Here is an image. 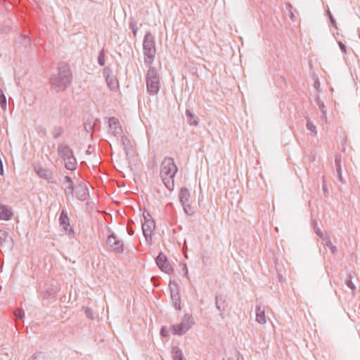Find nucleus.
I'll return each mask as SVG.
<instances>
[{
	"label": "nucleus",
	"mask_w": 360,
	"mask_h": 360,
	"mask_svg": "<svg viewBox=\"0 0 360 360\" xmlns=\"http://www.w3.org/2000/svg\"><path fill=\"white\" fill-rule=\"evenodd\" d=\"M177 167L172 158H165L160 165V177L169 191L174 188V178L177 172Z\"/></svg>",
	"instance_id": "f257e3e1"
},
{
	"label": "nucleus",
	"mask_w": 360,
	"mask_h": 360,
	"mask_svg": "<svg viewBox=\"0 0 360 360\" xmlns=\"http://www.w3.org/2000/svg\"><path fill=\"white\" fill-rule=\"evenodd\" d=\"M71 82V72L69 67L65 64H60L58 67V73L50 78L51 85L57 91H64Z\"/></svg>",
	"instance_id": "f03ea898"
},
{
	"label": "nucleus",
	"mask_w": 360,
	"mask_h": 360,
	"mask_svg": "<svg viewBox=\"0 0 360 360\" xmlns=\"http://www.w3.org/2000/svg\"><path fill=\"white\" fill-rule=\"evenodd\" d=\"M143 61L146 66H150L154 62L156 54L155 37L148 31L146 33L143 41Z\"/></svg>",
	"instance_id": "7ed1b4c3"
},
{
	"label": "nucleus",
	"mask_w": 360,
	"mask_h": 360,
	"mask_svg": "<svg viewBox=\"0 0 360 360\" xmlns=\"http://www.w3.org/2000/svg\"><path fill=\"white\" fill-rule=\"evenodd\" d=\"M58 156L63 160L66 169L74 171L77 169V162L73 150L65 143H59L57 146Z\"/></svg>",
	"instance_id": "20e7f679"
},
{
	"label": "nucleus",
	"mask_w": 360,
	"mask_h": 360,
	"mask_svg": "<svg viewBox=\"0 0 360 360\" xmlns=\"http://www.w3.org/2000/svg\"><path fill=\"white\" fill-rule=\"evenodd\" d=\"M147 67L148 68L146 76L147 92L150 95H156L159 92L160 87V76L153 65Z\"/></svg>",
	"instance_id": "39448f33"
},
{
	"label": "nucleus",
	"mask_w": 360,
	"mask_h": 360,
	"mask_svg": "<svg viewBox=\"0 0 360 360\" xmlns=\"http://www.w3.org/2000/svg\"><path fill=\"white\" fill-rule=\"evenodd\" d=\"M194 324L193 319L191 316L185 314L179 324H174L171 326L173 335H181L185 334Z\"/></svg>",
	"instance_id": "423d86ee"
},
{
	"label": "nucleus",
	"mask_w": 360,
	"mask_h": 360,
	"mask_svg": "<svg viewBox=\"0 0 360 360\" xmlns=\"http://www.w3.org/2000/svg\"><path fill=\"white\" fill-rule=\"evenodd\" d=\"M106 245L110 250L117 253H122L124 252L123 241L114 233H112L107 238Z\"/></svg>",
	"instance_id": "0eeeda50"
},
{
	"label": "nucleus",
	"mask_w": 360,
	"mask_h": 360,
	"mask_svg": "<svg viewBox=\"0 0 360 360\" xmlns=\"http://www.w3.org/2000/svg\"><path fill=\"white\" fill-rule=\"evenodd\" d=\"M155 223L154 220L144 216V222L142 223V231L147 243H152V233L155 229Z\"/></svg>",
	"instance_id": "6e6552de"
},
{
	"label": "nucleus",
	"mask_w": 360,
	"mask_h": 360,
	"mask_svg": "<svg viewBox=\"0 0 360 360\" xmlns=\"http://www.w3.org/2000/svg\"><path fill=\"white\" fill-rule=\"evenodd\" d=\"M60 290V285L58 281L51 279L46 281L43 292L44 299H49L53 297Z\"/></svg>",
	"instance_id": "1a4fd4ad"
},
{
	"label": "nucleus",
	"mask_w": 360,
	"mask_h": 360,
	"mask_svg": "<svg viewBox=\"0 0 360 360\" xmlns=\"http://www.w3.org/2000/svg\"><path fill=\"white\" fill-rule=\"evenodd\" d=\"M158 266L162 271L170 274L173 271L171 264L169 263L167 257L160 252L155 259Z\"/></svg>",
	"instance_id": "9d476101"
},
{
	"label": "nucleus",
	"mask_w": 360,
	"mask_h": 360,
	"mask_svg": "<svg viewBox=\"0 0 360 360\" xmlns=\"http://www.w3.org/2000/svg\"><path fill=\"white\" fill-rule=\"evenodd\" d=\"M169 289L174 307L177 310H181V297L179 295L178 285L175 283H170Z\"/></svg>",
	"instance_id": "9b49d317"
},
{
	"label": "nucleus",
	"mask_w": 360,
	"mask_h": 360,
	"mask_svg": "<svg viewBox=\"0 0 360 360\" xmlns=\"http://www.w3.org/2000/svg\"><path fill=\"white\" fill-rule=\"evenodd\" d=\"M103 75L110 89L112 91H116L119 86L118 81L112 75V70L109 68H105L103 70Z\"/></svg>",
	"instance_id": "f8f14e48"
},
{
	"label": "nucleus",
	"mask_w": 360,
	"mask_h": 360,
	"mask_svg": "<svg viewBox=\"0 0 360 360\" xmlns=\"http://www.w3.org/2000/svg\"><path fill=\"white\" fill-rule=\"evenodd\" d=\"M34 171L39 177L47 180L51 184H56V181L53 178V172L51 169L42 167L41 166H37L34 167Z\"/></svg>",
	"instance_id": "ddd939ff"
},
{
	"label": "nucleus",
	"mask_w": 360,
	"mask_h": 360,
	"mask_svg": "<svg viewBox=\"0 0 360 360\" xmlns=\"http://www.w3.org/2000/svg\"><path fill=\"white\" fill-rule=\"evenodd\" d=\"M60 226L66 231L69 236H72L74 231L70 227V219L65 210H63L59 217Z\"/></svg>",
	"instance_id": "4468645a"
},
{
	"label": "nucleus",
	"mask_w": 360,
	"mask_h": 360,
	"mask_svg": "<svg viewBox=\"0 0 360 360\" xmlns=\"http://www.w3.org/2000/svg\"><path fill=\"white\" fill-rule=\"evenodd\" d=\"M108 125L110 133L115 137L120 136L122 133V127L117 118L112 117L109 118Z\"/></svg>",
	"instance_id": "2eb2a0df"
},
{
	"label": "nucleus",
	"mask_w": 360,
	"mask_h": 360,
	"mask_svg": "<svg viewBox=\"0 0 360 360\" xmlns=\"http://www.w3.org/2000/svg\"><path fill=\"white\" fill-rule=\"evenodd\" d=\"M61 186L65 192L66 197L73 196L74 184L72 179L69 176H65Z\"/></svg>",
	"instance_id": "dca6fc26"
},
{
	"label": "nucleus",
	"mask_w": 360,
	"mask_h": 360,
	"mask_svg": "<svg viewBox=\"0 0 360 360\" xmlns=\"http://www.w3.org/2000/svg\"><path fill=\"white\" fill-rule=\"evenodd\" d=\"M13 215L11 207L6 205H0V220L8 221L12 219Z\"/></svg>",
	"instance_id": "f3484780"
},
{
	"label": "nucleus",
	"mask_w": 360,
	"mask_h": 360,
	"mask_svg": "<svg viewBox=\"0 0 360 360\" xmlns=\"http://www.w3.org/2000/svg\"><path fill=\"white\" fill-rule=\"evenodd\" d=\"M31 42V39L27 34H20L15 38V43L19 48H26Z\"/></svg>",
	"instance_id": "a211bd4d"
},
{
	"label": "nucleus",
	"mask_w": 360,
	"mask_h": 360,
	"mask_svg": "<svg viewBox=\"0 0 360 360\" xmlns=\"http://www.w3.org/2000/svg\"><path fill=\"white\" fill-rule=\"evenodd\" d=\"M75 195L81 201L86 200L89 197L88 188L84 185H79L76 188Z\"/></svg>",
	"instance_id": "6ab92c4d"
},
{
	"label": "nucleus",
	"mask_w": 360,
	"mask_h": 360,
	"mask_svg": "<svg viewBox=\"0 0 360 360\" xmlns=\"http://www.w3.org/2000/svg\"><path fill=\"white\" fill-rule=\"evenodd\" d=\"M256 321L262 325L266 323L264 309L262 306L256 307Z\"/></svg>",
	"instance_id": "aec40b11"
},
{
	"label": "nucleus",
	"mask_w": 360,
	"mask_h": 360,
	"mask_svg": "<svg viewBox=\"0 0 360 360\" xmlns=\"http://www.w3.org/2000/svg\"><path fill=\"white\" fill-rule=\"evenodd\" d=\"M179 200L181 205L189 202L190 192L186 188H182L179 193Z\"/></svg>",
	"instance_id": "412c9836"
},
{
	"label": "nucleus",
	"mask_w": 360,
	"mask_h": 360,
	"mask_svg": "<svg viewBox=\"0 0 360 360\" xmlns=\"http://www.w3.org/2000/svg\"><path fill=\"white\" fill-rule=\"evenodd\" d=\"M215 304L217 309L222 312L225 311L226 309V304H225V300L224 299L223 296L221 295H217L215 296Z\"/></svg>",
	"instance_id": "4be33fe9"
},
{
	"label": "nucleus",
	"mask_w": 360,
	"mask_h": 360,
	"mask_svg": "<svg viewBox=\"0 0 360 360\" xmlns=\"http://www.w3.org/2000/svg\"><path fill=\"white\" fill-rule=\"evenodd\" d=\"M172 354L173 360H185L182 351L176 346L172 347Z\"/></svg>",
	"instance_id": "5701e85b"
},
{
	"label": "nucleus",
	"mask_w": 360,
	"mask_h": 360,
	"mask_svg": "<svg viewBox=\"0 0 360 360\" xmlns=\"http://www.w3.org/2000/svg\"><path fill=\"white\" fill-rule=\"evenodd\" d=\"M185 115L187 119V122L191 125L197 126L198 122L195 115L188 109H186Z\"/></svg>",
	"instance_id": "b1692460"
},
{
	"label": "nucleus",
	"mask_w": 360,
	"mask_h": 360,
	"mask_svg": "<svg viewBox=\"0 0 360 360\" xmlns=\"http://www.w3.org/2000/svg\"><path fill=\"white\" fill-rule=\"evenodd\" d=\"M306 127H307V130L310 131L312 136H315L317 134L316 127L308 118H307Z\"/></svg>",
	"instance_id": "393cba45"
},
{
	"label": "nucleus",
	"mask_w": 360,
	"mask_h": 360,
	"mask_svg": "<svg viewBox=\"0 0 360 360\" xmlns=\"http://www.w3.org/2000/svg\"><path fill=\"white\" fill-rule=\"evenodd\" d=\"M14 316L15 318L16 327L18 326L19 321H22L25 316L24 311L21 309H17L14 311Z\"/></svg>",
	"instance_id": "a878e982"
},
{
	"label": "nucleus",
	"mask_w": 360,
	"mask_h": 360,
	"mask_svg": "<svg viewBox=\"0 0 360 360\" xmlns=\"http://www.w3.org/2000/svg\"><path fill=\"white\" fill-rule=\"evenodd\" d=\"M63 133V128L60 126L54 127L51 130V134L54 139H58Z\"/></svg>",
	"instance_id": "bb28decb"
},
{
	"label": "nucleus",
	"mask_w": 360,
	"mask_h": 360,
	"mask_svg": "<svg viewBox=\"0 0 360 360\" xmlns=\"http://www.w3.org/2000/svg\"><path fill=\"white\" fill-rule=\"evenodd\" d=\"M129 21V28L131 30L134 35L136 36L138 32L137 22L133 18H130Z\"/></svg>",
	"instance_id": "cd10ccee"
},
{
	"label": "nucleus",
	"mask_w": 360,
	"mask_h": 360,
	"mask_svg": "<svg viewBox=\"0 0 360 360\" xmlns=\"http://www.w3.org/2000/svg\"><path fill=\"white\" fill-rule=\"evenodd\" d=\"M323 241L325 242L324 245L330 250L332 253L335 254L337 252V248L331 243L329 238L327 237L326 240H323Z\"/></svg>",
	"instance_id": "c85d7f7f"
},
{
	"label": "nucleus",
	"mask_w": 360,
	"mask_h": 360,
	"mask_svg": "<svg viewBox=\"0 0 360 360\" xmlns=\"http://www.w3.org/2000/svg\"><path fill=\"white\" fill-rule=\"evenodd\" d=\"M184 207V210L185 213L188 215H193L194 214V211L191 206L189 205V202L181 205Z\"/></svg>",
	"instance_id": "c756f323"
},
{
	"label": "nucleus",
	"mask_w": 360,
	"mask_h": 360,
	"mask_svg": "<svg viewBox=\"0 0 360 360\" xmlns=\"http://www.w3.org/2000/svg\"><path fill=\"white\" fill-rule=\"evenodd\" d=\"M0 105L3 110L5 111L6 110V98L2 92L0 94Z\"/></svg>",
	"instance_id": "7c9ffc66"
},
{
	"label": "nucleus",
	"mask_w": 360,
	"mask_h": 360,
	"mask_svg": "<svg viewBox=\"0 0 360 360\" xmlns=\"http://www.w3.org/2000/svg\"><path fill=\"white\" fill-rule=\"evenodd\" d=\"M98 63L101 66H103L105 65V55H104V51L102 50L98 55Z\"/></svg>",
	"instance_id": "2f4dec72"
},
{
	"label": "nucleus",
	"mask_w": 360,
	"mask_h": 360,
	"mask_svg": "<svg viewBox=\"0 0 360 360\" xmlns=\"http://www.w3.org/2000/svg\"><path fill=\"white\" fill-rule=\"evenodd\" d=\"M84 130L88 133H92L94 131V124L91 122H86L84 124Z\"/></svg>",
	"instance_id": "473e14b6"
},
{
	"label": "nucleus",
	"mask_w": 360,
	"mask_h": 360,
	"mask_svg": "<svg viewBox=\"0 0 360 360\" xmlns=\"http://www.w3.org/2000/svg\"><path fill=\"white\" fill-rule=\"evenodd\" d=\"M84 312H85V314L86 316L90 319H94V313H93V311L89 308V307H85L84 308Z\"/></svg>",
	"instance_id": "72a5a7b5"
},
{
	"label": "nucleus",
	"mask_w": 360,
	"mask_h": 360,
	"mask_svg": "<svg viewBox=\"0 0 360 360\" xmlns=\"http://www.w3.org/2000/svg\"><path fill=\"white\" fill-rule=\"evenodd\" d=\"M314 231L322 239V240H326L327 236L323 235L319 228L314 227Z\"/></svg>",
	"instance_id": "f704fd0d"
},
{
	"label": "nucleus",
	"mask_w": 360,
	"mask_h": 360,
	"mask_svg": "<svg viewBox=\"0 0 360 360\" xmlns=\"http://www.w3.org/2000/svg\"><path fill=\"white\" fill-rule=\"evenodd\" d=\"M336 172H337V177L338 179V180L342 182V183H344L345 181H343V179H342V168L341 167H338V169H336Z\"/></svg>",
	"instance_id": "c9c22d12"
},
{
	"label": "nucleus",
	"mask_w": 360,
	"mask_h": 360,
	"mask_svg": "<svg viewBox=\"0 0 360 360\" xmlns=\"http://www.w3.org/2000/svg\"><path fill=\"white\" fill-rule=\"evenodd\" d=\"M346 285L352 290L356 289L355 285L351 281V276H349V278L346 281Z\"/></svg>",
	"instance_id": "e433bc0d"
},
{
	"label": "nucleus",
	"mask_w": 360,
	"mask_h": 360,
	"mask_svg": "<svg viewBox=\"0 0 360 360\" xmlns=\"http://www.w3.org/2000/svg\"><path fill=\"white\" fill-rule=\"evenodd\" d=\"M341 157L340 155H335V167H336V169H338V167H341Z\"/></svg>",
	"instance_id": "4c0bfd02"
},
{
	"label": "nucleus",
	"mask_w": 360,
	"mask_h": 360,
	"mask_svg": "<svg viewBox=\"0 0 360 360\" xmlns=\"http://www.w3.org/2000/svg\"><path fill=\"white\" fill-rule=\"evenodd\" d=\"M7 233L4 231H0V243H2L6 239Z\"/></svg>",
	"instance_id": "58836bf2"
},
{
	"label": "nucleus",
	"mask_w": 360,
	"mask_h": 360,
	"mask_svg": "<svg viewBox=\"0 0 360 360\" xmlns=\"http://www.w3.org/2000/svg\"><path fill=\"white\" fill-rule=\"evenodd\" d=\"M160 334L162 337H168L169 332L166 327H162L160 330Z\"/></svg>",
	"instance_id": "ea45409f"
},
{
	"label": "nucleus",
	"mask_w": 360,
	"mask_h": 360,
	"mask_svg": "<svg viewBox=\"0 0 360 360\" xmlns=\"http://www.w3.org/2000/svg\"><path fill=\"white\" fill-rule=\"evenodd\" d=\"M338 45H339V47L341 49V51L344 53H346V46H345V45L342 42H341V41H338Z\"/></svg>",
	"instance_id": "a19ab883"
},
{
	"label": "nucleus",
	"mask_w": 360,
	"mask_h": 360,
	"mask_svg": "<svg viewBox=\"0 0 360 360\" xmlns=\"http://www.w3.org/2000/svg\"><path fill=\"white\" fill-rule=\"evenodd\" d=\"M330 21L332 26L335 28H337L336 22H335L334 18L333 17L332 14H330Z\"/></svg>",
	"instance_id": "79ce46f5"
},
{
	"label": "nucleus",
	"mask_w": 360,
	"mask_h": 360,
	"mask_svg": "<svg viewBox=\"0 0 360 360\" xmlns=\"http://www.w3.org/2000/svg\"><path fill=\"white\" fill-rule=\"evenodd\" d=\"M127 233L130 236H132L134 235V231L132 229V228L130 226V224L129 223L127 225Z\"/></svg>",
	"instance_id": "37998d69"
},
{
	"label": "nucleus",
	"mask_w": 360,
	"mask_h": 360,
	"mask_svg": "<svg viewBox=\"0 0 360 360\" xmlns=\"http://www.w3.org/2000/svg\"><path fill=\"white\" fill-rule=\"evenodd\" d=\"M319 109H320V111H321V114L324 113V112H326V110H325L324 104L323 103H319Z\"/></svg>",
	"instance_id": "c03bdc74"
},
{
	"label": "nucleus",
	"mask_w": 360,
	"mask_h": 360,
	"mask_svg": "<svg viewBox=\"0 0 360 360\" xmlns=\"http://www.w3.org/2000/svg\"><path fill=\"white\" fill-rule=\"evenodd\" d=\"M322 187H323V191H324L325 195H328V189H327V186H326V183H325V181H323V186H322Z\"/></svg>",
	"instance_id": "a18cd8bd"
},
{
	"label": "nucleus",
	"mask_w": 360,
	"mask_h": 360,
	"mask_svg": "<svg viewBox=\"0 0 360 360\" xmlns=\"http://www.w3.org/2000/svg\"><path fill=\"white\" fill-rule=\"evenodd\" d=\"M184 269H185V274H184V276H185L187 278H189V277H188V269H187V266H186V264H184Z\"/></svg>",
	"instance_id": "49530a36"
},
{
	"label": "nucleus",
	"mask_w": 360,
	"mask_h": 360,
	"mask_svg": "<svg viewBox=\"0 0 360 360\" xmlns=\"http://www.w3.org/2000/svg\"><path fill=\"white\" fill-rule=\"evenodd\" d=\"M321 117L322 120L326 122V120H327L326 112L322 113Z\"/></svg>",
	"instance_id": "de8ad7c7"
},
{
	"label": "nucleus",
	"mask_w": 360,
	"mask_h": 360,
	"mask_svg": "<svg viewBox=\"0 0 360 360\" xmlns=\"http://www.w3.org/2000/svg\"><path fill=\"white\" fill-rule=\"evenodd\" d=\"M122 142H123V144H124V145H125V141L129 142L128 139H127L125 136H122Z\"/></svg>",
	"instance_id": "09e8293b"
},
{
	"label": "nucleus",
	"mask_w": 360,
	"mask_h": 360,
	"mask_svg": "<svg viewBox=\"0 0 360 360\" xmlns=\"http://www.w3.org/2000/svg\"><path fill=\"white\" fill-rule=\"evenodd\" d=\"M41 132L43 133V134H44V135H45V134H46V129H41Z\"/></svg>",
	"instance_id": "8fccbe9b"
},
{
	"label": "nucleus",
	"mask_w": 360,
	"mask_h": 360,
	"mask_svg": "<svg viewBox=\"0 0 360 360\" xmlns=\"http://www.w3.org/2000/svg\"><path fill=\"white\" fill-rule=\"evenodd\" d=\"M327 13H328V15L330 17V14H331V13L330 12V11H327Z\"/></svg>",
	"instance_id": "3c124183"
},
{
	"label": "nucleus",
	"mask_w": 360,
	"mask_h": 360,
	"mask_svg": "<svg viewBox=\"0 0 360 360\" xmlns=\"http://www.w3.org/2000/svg\"><path fill=\"white\" fill-rule=\"evenodd\" d=\"M220 316H221V317L222 319H224V316H223V314H220Z\"/></svg>",
	"instance_id": "603ef678"
},
{
	"label": "nucleus",
	"mask_w": 360,
	"mask_h": 360,
	"mask_svg": "<svg viewBox=\"0 0 360 360\" xmlns=\"http://www.w3.org/2000/svg\"><path fill=\"white\" fill-rule=\"evenodd\" d=\"M227 360H234L233 358H229Z\"/></svg>",
	"instance_id": "864d4df0"
}]
</instances>
